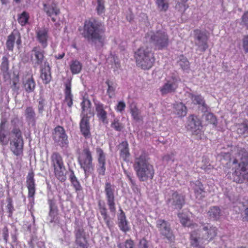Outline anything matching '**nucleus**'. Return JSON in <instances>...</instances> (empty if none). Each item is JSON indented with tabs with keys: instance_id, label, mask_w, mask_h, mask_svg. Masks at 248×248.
I'll return each mask as SVG.
<instances>
[{
	"instance_id": "nucleus-16",
	"label": "nucleus",
	"mask_w": 248,
	"mask_h": 248,
	"mask_svg": "<svg viewBox=\"0 0 248 248\" xmlns=\"http://www.w3.org/2000/svg\"><path fill=\"white\" fill-rule=\"evenodd\" d=\"M179 79L176 77H172L168 80L166 83L161 89V92L162 94H167L173 92L178 87Z\"/></svg>"
},
{
	"instance_id": "nucleus-21",
	"label": "nucleus",
	"mask_w": 248,
	"mask_h": 248,
	"mask_svg": "<svg viewBox=\"0 0 248 248\" xmlns=\"http://www.w3.org/2000/svg\"><path fill=\"white\" fill-rule=\"evenodd\" d=\"M82 112L81 116L91 117L94 115L93 109L91 108V102L86 99H84L81 103Z\"/></svg>"
},
{
	"instance_id": "nucleus-32",
	"label": "nucleus",
	"mask_w": 248,
	"mask_h": 248,
	"mask_svg": "<svg viewBox=\"0 0 248 248\" xmlns=\"http://www.w3.org/2000/svg\"><path fill=\"white\" fill-rule=\"evenodd\" d=\"M55 175L61 181H64L66 179L65 169L63 165L54 167Z\"/></svg>"
},
{
	"instance_id": "nucleus-59",
	"label": "nucleus",
	"mask_w": 248,
	"mask_h": 248,
	"mask_svg": "<svg viewBox=\"0 0 248 248\" xmlns=\"http://www.w3.org/2000/svg\"><path fill=\"white\" fill-rule=\"evenodd\" d=\"M242 23L248 28V12H246L243 16Z\"/></svg>"
},
{
	"instance_id": "nucleus-2",
	"label": "nucleus",
	"mask_w": 248,
	"mask_h": 248,
	"mask_svg": "<svg viewBox=\"0 0 248 248\" xmlns=\"http://www.w3.org/2000/svg\"><path fill=\"white\" fill-rule=\"evenodd\" d=\"M248 153L241 149L233 160V168H235L232 173L233 180L238 183H241L244 179L248 180Z\"/></svg>"
},
{
	"instance_id": "nucleus-15",
	"label": "nucleus",
	"mask_w": 248,
	"mask_h": 248,
	"mask_svg": "<svg viewBox=\"0 0 248 248\" xmlns=\"http://www.w3.org/2000/svg\"><path fill=\"white\" fill-rule=\"evenodd\" d=\"M105 192L109 208L110 211L114 212L116 208L114 203V188L110 183L106 184Z\"/></svg>"
},
{
	"instance_id": "nucleus-58",
	"label": "nucleus",
	"mask_w": 248,
	"mask_h": 248,
	"mask_svg": "<svg viewBox=\"0 0 248 248\" xmlns=\"http://www.w3.org/2000/svg\"><path fill=\"white\" fill-rule=\"evenodd\" d=\"M2 236L5 242L7 243L9 237V233L8 228L6 227L2 230Z\"/></svg>"
},
{
	"instance_id": "nucleus-4",
	"label": "nucleus",
	"mask_w": 248,
	"mask_h": 248,
	"mask_svg": "<svg viewBox=\"0 0 248 248\" xmlns=\"http://www.w3.org/2000/svg\"><path fill=\"white\" fill-rule=\"evenodd\" d=\"M104 30L96 21L86 20L84 23L83 35L94 44L102 45L105 40Z\"/></svg>"
},
{
	"instance_id": "nucleus-6",
	"label": "nucleus",
	"mask_w": 248,
	"mask_h": 248,
	"mask_svg": "<svg viewBox=\"0 0 248 248\" xmlns=\"http://www.w3.org/2000/svg\"><path fill=\"white\" fill-rule=\"evenodd\" d=\"M146 38L147 40L151 41L158 49L167 47L169 44L168 36L163 31H150L147 33Z\"/></svg>"
},
{
	"instance_id": "nucleus-17",
	"label": "nucleus",
	"mask_w": 248,
	"mask_h": 248,
	"mask_svg": "<svg viewBox=\"0 0 248 248\" xmlns=\"http://www.w3.org/2000/svg\"><path fill=\"white\" fill-rule=\"evenodd\" d=\"M201 127V122L197 116L191 115L189 117L187 128L190 129L193 134H199Z\"/></svg>"
},
{
	"instance_id": "nucleus-51",
	"label": "nucleus",
	"mask_w": 248,
	"mask_h": 248,
	"mask_svg": "<svg viewBox=\"0 0 248 248\" xmlns=\"http://www.w3.org/2000/svg\"><path fill=\"white\" fill-rule=\"evenodd\" d=\"M19 82V78L17 76L16 77L13 79L12 80V85L11 88L12 90L14 91H17L19 90V86L18 85V83Z\"/></svg>"
},
{
	"instance_id": "nucleus-47",
	"label": "nucleus",
	"mask_w": 248,
	"mask_h": 248,
	"mask_svg": "<svg viewBox=\"0 0 248 248\" xmlns=\"http://www.w3.org/2000/svg\"><path fill=\"white\" fill-rule=\"evenodd\" d=\"M96 10L98 14L100 15L104 13L105 6L103 0H97V6Z\"/></svg>"
},
{
	"instance_id": "nucleus-37",
	"label": "nucleus",
	"mask_w": 248,
	"mask_h": 248,
	"mask_svg": "<svg viewBox=\"0 0 248 248\" xmlns=\"http://www.w3.org/2000/svg\"><path fill=\"white\" fill-rule=\"evenodd\" d=\"M119 226L121 230L124 232L129 231L127 222L125 219V217L123 212H122L118 217Z\"/></svg>"
},
{
	"instance_id": "nucleus-42",
	"label": "nucleus",
	"mask_w": 248,
	"mask_h": 248,
	"mask_svg": "<svg viewBox=\"0 0 248 248\" xmlns=\"http://www.w3.org/2000/svg\"><path fill=\"white\" fill-rule=\"evenodd\" d=\"M237 132L240 135L248 134V127L246 124L237 125Z\"/></svg>"
},
{
	"instance_id": "nucleus-49",
	"label": "nucleus",
	"mask_w": 248,
	"mask_h": 248,
	"mask_svg": "<svg viewBox=\"0 0 248 248\" xmlns=\"http://www.w3.org/2000/svg\"><path fill=\"white\" fill-rule=\"evenodd\" d=\"M124 173L126 175L127 178H128L129 180L131 182V184L132 185L133 189L135 192L136 193H139V189L137 187V186L135 184L134 181L132 180L131 176V173L127 171L124 170Z\"/></svg>"
},
{
	"instance_id": "nucleus-62",
	"label": "nucleus",
	"mask_w": 248,
	"mask_h": 248,
	"mask_svg": "<svg viewBox=\"0 0 248 248\" xmlns=\"http://www.w3.org/2000/svg\"><path fill=\"white\" fill-rule=\"evenodd\" d=\"M72 185L76 191H80L81 190V186L78 181L76 182L74 181V182L72 183Z\"/></svg>"
},
{
	"instance_id": "nucleus-44",
	"label": "nucleus",
	"mask_w": 248,
	"mask_h": 248,
	"mask_svg": "<svg viewBox=\"0 0 248 248\" xmlns=\"http://www.w3.org/2000/svg\"><path fill=\"white\" fill-rule=\"evenodd\" d=\"M111 126L118 131H121L124 127L122 124L120 123L119 120L117 118L114 119L113 122L111 124Z\"/></svg>"
},
{
	"instance_id": "nucleus-56",
	"label": "nucleus",
	"mask_w": 248,
	"mask_h": 248,
	"mask_svg": "<svg viewBox=\"0 0 248 248\" xmlns=\"http://www.w3.org/2000/svg\"><path fill=\"white\" fill-rule=\"evenodd\" d=\"M191 186L194 189V192H196V189H199V187H200L201 189L203 188V185L202 183L199 181H197L195 183H193L191 184Z\"/></svg>"
},
{
	"instance_id": "nucleus-25",
	"label": "nucleus",
	"mask_w": 248,
	"mask_h": 248,
	"mask_svg": "<svg viewBox=\"0 0 248 248\" xmlns=\"http://www.w3.org/2000/svg\"><path fill=\"white\" fill-rule=\"evenodd\" d=\"M173 112L178 117H184L187 113L186 108L182 103H176L173 105Z\"/></svg>"
},
{
	"instance_id": "nucleus-27",
	"label": "nucleus",
	"mask_w": 248,
	"mask_h": 248,
	"mask_svg": "<svg viewBox=\"0 0 248 248\" xmlns=\"http://www.w3.org/2000/svg\"><path fill=\"white\" fill-rule=\"evenodd\" d=\"M186 95L189 97L192 103L194 104H197L200 106H202L206 109V105L205 104L203 98L201 95L193 94L189 93H187Z\"/></svg>"
},
{
	"instance_id": "nucleus-38",
	"label": "nucleus",
	"mask_w": 248,
	"mask_h": 248,
	"mask_svg": "<svg viewBox=\"0 0 248 248\" xmlns=\"http://www.w3.org/2000/svg\"><path fill=\"white\" fill-rule=\"evenodd\" d=\"M176 4L175 9L181 13H184L188 8V5L186 4L187 0H176Z\"/></svg>"
},
{
	"instance_id": "nucleus-14",
	"label": "nucleus",
	"mask_w": 248,
	"mask_h": 248,
	"mask_svg": "<svg viewBox=\"0 0 248 248\" xmlns=\"http://www.w3.org/2000/svg\"><path fill=\"white\" fill-rule=\"evenodd\" d=\"M95 151L98 161L97 171L99 174L104 175L106 171V154L100 147H97Z\"/></svg>"
},
{
	"instance_id": "nucleus-10",
	"label": "nucleus",
	"mask_w": 248,
	"mask_h": 248,
	"mask_svg": "<svg viewBox=\"0 0 248 248\" xmlns=\"http://www.w3.org/2000/svg\"><path fill=\"white\" fill-rule=\"evenodd\" d=\"M53 139L61 147H67L68 144V137L64 128L60 126L56 127L53 133Z\"/></svg>"
},
{
	"instance_id": "nucleus-9",
	"label": "nucleus",
	"mask_w": 248,
	"mask_h": 248,
	"mask_svg": "<svg viewBox=\"0 0 248 248\" xmlns=\"http://www.w3.org/2000/svg\"><path fill=\"white\" fill-rule=\"evenodd\" d=\"M194 33L195 45L200 50L205 51L208 47L207 41L209 37L207 32L197 30L194 31Z\"/></svg>"
},
{
	"instance_id": "nucleus-53",
	"label": "nucleus",
	"mask_w": 248,
	"mask_h": 248,
	"mask_svg": "<svg viewBox=\"0 0 248 248\" xmlns=\"http://www.w3.org/2000/svg\"><path fill=\"white\" fill-rule=\"evenodd\" d=\"M125 104L124 101H120L116 107V110L118 112H122L125 109Z\"/></svg>"
},
{
	"instance_id": "nucleus-57",
	"label": "nucleus",
	"mask_w": 248,
	"mask_h": 248,
	"mask_svg": "<svg viewBox=\"0 0 248 248\" xmlns=\"http://www.w3.org/2000/svg\"><path fill=\"white\" fill-rule=\"evenodd\" d=\"M243 47L246 53H248V36H246L243 39Z\"/></svg>"
},
{
	"instance_id": "nucleus-48",
	"label": "nucleus",
	"mask_w": 248,
	"mask_h": 248,
	"mask_svg": "<svg viewBox=\"0 0 248 248\" xmlns=\"http://www.w3.org/2000/svg\"><path fill=\"white\" fill-rule=\"evenodd\" d=\"M9 69V62L7 58L4 56L2 58L1 69L3 72H7Z\"/></svg>"
},
{
	"instance_id": "nucleus-54",
	"label": "nucleus",
	"mask_w": 248,
	"mask_h": 248,
	"mask_svg": "<svg viewBox=\"0 0 248 248\" xmlns=\"http://www.w3.org/2000/svg\"><path fill=\"white\" fill-rule=\"evenodd\" d=\"M199 189H196V192H195V195L197 198L199 199H202V197H204L205 192L203 190V188L201 189L200 187H199Z\"/></svg>"
},
{
	"instance_id": "nucleus-39",
	"label": "nucleus",
	"mask_w": 248,
	"mask_h": 248,
	"mask_svg": "<svg viewBox=\"0 0 248 248\" xmlns=\"http://www.w3.org/2000/svg\"><path fill=\"white\" fill-rule=\"evenodd\" d=\"M29 19V15L26 12H23L21 14L18 15L17 21L22 26H25L28 22Z\"/></svg>"
},
{
	"instance_id": "nucleus-30",
	"label": "nucleus",
	"mask_w": 248,
	"mask_h": 248,
	"mask_svg": "<svg viewBox=\"0 0 248 248\" xmlns=\"http://www.w3.org/2000/svg\"><path fill=\"white\" fill-rule=\"evenodd\" d=\"M178 217L181 223L183 226L191 229H195L197 227V224L192 223L186 214H179Z\"/></svg>"
},
{
	"instance_id": "nucleus-60",
	"label": "nucleus",
	"mask_w": 248,
	"mask_h": 248,
	"mask_svg": "<svg viewBox=\"0 0 248 248\" xmlns=\"http://www.w3.org/2000/svg\"><path fill=\"white\" fill-rule=\"evenodd\" d=\"M134 242L131 240H127L124 242V247L125 248H134Z\"/></svg>"
},
{
	"instance_id": "nucleus-52",
	"label": "nucleus",
	"mask_w": 248,
	"mask_h": 248,
	"mask_svg": "<svg viewBox=\"0 0 248 248\" xmlns=\"http://www.w3.org/2000/svg\"><path fill=\"white\" fill-rule=\"evenodd\" d=\"M180 66L183 69H186L189 67V62L186 58H183L179 62Z\"/></svg>"
},
{
	"instance_id": "nucleus-45",
	"label": "nucleus",
	"mask_w": 248,
	"mask_h": 248,
	"mask_svg": "<svg viewBox=\"0 0 248 248\" xmlns=\"http://www.w3.org/2000/svg\"><path fill=\"white\" fill-rule=\"evenodd\" d=\"M25 113L27 119L30 120L34 119L35 113L32 108L28 107L25 110Z\"/></svg>"
},
{
	"instance_id": "nucleus-35",
	"label": "nucleus",
	"mask_w": 248,
	"mask_h": 248,
	"mask_svg": "<svg viewBox=\"0 0 248 248\" xmlns=\"http://www.w3.org/2000/svg\"><path fill=\"white\" fill-rule=\"evenodd\" d=\"M52 165L53 167L63 165L62 158L58 153H54L51 156Z\"/></svg>"
},
{
	"instance_id": "nucleus-64",
	"label": "nucleus",
	"mask_w": 248,
	"mask_h": 248,
	"mask_svg": "<svg viewBox=\"0 0 248 248\" xmlns=\"http://www.w3.org/2000/svg\"><path fill=\"white\" fill-rule=\"evenodd\" d=\"M76 248H88L87 243H84L82 244H77V247Z\"/></svg>"
},
{
	"instance_id": "nucleus-3",
	"label": "nucleus",
	"mask_w": 248,
	"mask_h": 248,
	"mask_svg": "<svg viewBox=\"0 0 248 248\" xmlns=\"http://www.w3.org/2000/svg\"><path fill=\"white\" fill-rule=\"evenodd\" d=\"M133 167L140 181H144L153 178V167L149 163L147 155L144 152H141L135 155Z\"/></svg>"
},
{
	"instance_id": "nucleus-12",
	"label": "nucleus",
	"mask_w": 248,
	"mask_h": 248,
	"mask_svg": "<svg viewBox=\"0 0 248 248\" xmlns=\"http://www.w3.org/2000/svg\"><path fill=\"white\" fill-rule=\"evenodd\" d=\"M48 29L45 28H38L35 31L37 41L41 44L43 48L48 46V41L49 38Z\"/></svg>"
},
{
	"instance_id": "nucleus-43",
	"label": "nucleus",
	"mask_w": 248,
	"mask_h": 248,
	"mask_svg": "<svg viewBox=\"0 0 248 248\" xmlns=\"http://www.w3.org/2000/svg\"><path fill=\"white\" fill-rule=\"evenodd\" d=\"M204 119L209 124L216 125L217 119L215 116L211 113H207L204 115Z\"/></svg>"
},
{
	"instance_id": "nucleus-61",
	"label": "nucleus",
	"mask_w": 248,
	"mask_h": 248,
	"mask_svg": "<svg viewBox=\"0 0 248 248\" xmlns=\"http://www.w3.org/2000/svg\"><path fill=\"white\" fill-rule=\"evenodd\" d=\"M4 131L3 127V124L1 123L0 125V141L3 142L5 138Z\"/></svg>"
},
{
	"instance_id": "nucleus-63",
	"label": "nucleus",
	"mask_w": 248,
	"mask_h": 248,
	"mask_svg": "<svg viewBox=\"0 0 248 248\" xmlns=\"http://www.w3.org/2000/svg\"><path fill=\"white\" fill-rule=\"evenodd\" d=\"M247 205L246 206H247V208H246L245 210V217H244V218L247 220V221H248V200L247 201Z\"/></svg>"
},
{
	"instance_id": "nucleus-55",
	"label": "nucleus",
	"mask_w": 248,
	"mask_h": 248,
	"mask_svg": "<svg viewBox=\"0 0 248 248\" xmlns=\"http://www.w3.org/2000/svg\"><path fill=\"white\" fill-rule=\"evenodd\" d=\"M139 248H148V241L144 238L141 239L139 242Z\"/></svg>"
},
{
	"instance_id": "nucleus-28",
	"label": "nucleus",
	"mask_w": 248,
	"mask_h": 248,
	"mask_svg": "<svg viewBox=\"0 0 248 248\" xmlns=\"http://www.w3.org/2000/svg\"><path fill=\"white\" fill-rule=\"evenodd\" d=\"M121 157L124 161L128 160L130 154L129 152L128 144L126 141H123L119 145Z\"/></svg>"
},
{
	"instance_id": "nucleus-13",
	"label": "nucleus",
	"mask_w": 248,
	"mask_h": 248,
	"mask_svg": "<svg viewBox=\"0 0 248 248\" xmlns=\"http://www.w3.org/2000/svg\"><path fill=\"white\" fill-rule=\"evenodd\" d=\"M31 58L35 67L41 66L45 60L44 51L39 46H35L31 51Z\"/></svg>"
},
{
	"instance_id": "nucleus-1",
	"label": "nucleus",
	"mask_w": 248,
	"mask_h": 248,
	"mask_svg": "<svg viewBox=\"0 0 248 248\" xmlns=\"http://www.w3.org/2000/svg\"><path fill=\"white\" fill-rule=\"evenodd\" d=\"M201 224L204 232L194 231L191 233V245L197 248H204V246L212 240L217 234L216 227L209 224Z\"/></svg>"
},
{
	"instance_id": "nucleus-22",
	"label": "nucleus",
	"mask_w": 248,
	"mask_h": 248,
	"mask_svg": "<svg viewBox=\"0 0 248 248\" xmlns=\"http://www.w3.org/2000/svg\"><path fill=\"white\" fill-rule=\"evenodd\" d=\"M96 115L100 120L103 123L108 124L107 113L105 110L106 107H104L103 104L100 103L95 104Z\"/></svg>"
},
{
	"instance_id": "nucleus-46",
	"label": "nucleus",
	"mask_w": 248,
	"mask_h": 248,
	"mask_svg": "<svg viewBox=\"0 0 248 248\" xmlns=\"http://www.w3.org/2000/svg\"><path fill=\"white\" fill-rule=\"evenodd\" d=\"M131 113L134 120L137 121L140 120V111L136 107L134 106L131 108Z\"/></svg>"
},
{
	"instance_id": "nucleus-18",
	"label": "nucleus",
	"mask_w": 248,
	"mask_h": 248,
	"mask_svg": "<svg viewBox=\"0 0 248 248\" xmlns=\"http://www.w3.org/2000/svg\"><path fill=\"white\" fill-rule=\"evenodd\" d=\"M19 46L21 43V36L20 33L17 31H13L7 38L6 41V47L9 50L12 51L15 43Z\"/></svg>"
},
{
	"instance_id": "nucleus-11",
	"label": "nucleus",
	"mask_w": 248,
	"mask_h": 248,
	"mask_svg": "<svg viewBox=\"0 0 248 248\" xmlns=\"http://www.w3.org/2000/svg\"><path fill=\"white\" fill-rule=\"evenodd\" d=\"M156 226L159 229L161 234L170 241H172L174 236L170 228V225L164 220H158L156 222Z\"/></svg>"
},
{
	"instance_id": "nucleus-33",
	"label": "nucleus",
	"mask_w": 248,
	"mask_h": 248,
	"mask_svg": "<svg viewBox=\"0 0 248 248\" xmlns=\"http://www.w3.org/2000/svg\"><path fill=\"white\" fill-rule=\"evenodd\" d=\"M76 244L87 243L85 232L83 228H78L76 231Z\"/></svg>"
},
{
	"instance_id": "nucleus-29",
	"label": "nucleus",
	"mask_w": 248,
	"mask_h": 248,
	"mask_svg": "<svg viewBox=\"0 0 248 248\" xmlns=\"http://www.w3.org/2000/svg\"><path fill=\"white\" fill-rule=\"evenodd\" d=\"M44 7L45 11L49 16H51L53 15L57 16L60 13L59 8H58L54 3H52L51 5L44 4Z\"/></svg>"
},
{
	"instance_id": "nucleus-5",
	"label": "nucleus",
	"mask_w": 248,
	"mask_h": 248,
	"mask_svg": "<svg viewBox=\"0 0 248 248\" xmlns=\"http://www.w3.org/2000/svg\"><path fill=\"white\" fill-rule=\"evenodd\" d=\"M135 58L137 66L144 70L150 69L155 60L152 48L146 46L137 50L135 53Z\"/></svg>"
},
{
	"instance_id": "nucleus-23",
	"label": "nucleus",
	"mask_w": 248,
	"mask_h": 248,
	"mask_svg": "<svg viewBox=\"0 0 248 248\" xmlns=\"http://www.w3.org/2000/svg\"><path fill=\"white\" fill-rule=\"evenodd\" d=\"M27 186L28 189L29 197L32 198L35 192V183L34 180V174L33 172H29L27 177Z\"/></svg>"
},
{
	"instance_id": "nucleus-40",
	"label": "nucleus",
	"mask_w": 248,
	"mask_h": 248,
	"mask_svg": "<svg viewBox=\"0 0 248 248\" xmlns=\"http://www.w3.org/2000/svg\"><path fill=\"white\" fill-rule=\"evenodd\" d=\"M158 10L160 11H166L169 8L168 0H155Z\"/></svg>"
},
{
	"instance_id": "nucleus-20",
	"label": "nucleus",
	"mask_w": 248,
	"mask_h": 248,
	"mask_svg": "<svg viewBox=\"0 0 248 248\" xmlns=\"http://www.w3.org/2000/svg\"><path fill=\"white\" fill-rule=\"evenodd\" d=\"M81 119L79 124L80 131L85 138H89L91 137L89 124L90 117L81 116Z\"/></svg>"
},
{
	"instance_id": "nucleus-36",
	"label": "nucleus",
	"mask_w": 248,
	"mask_h": 248,
	"mask_svg": "<svg viewBox=\"0 0 248 248\" xmlns=\"http://www.w3.org/2000/svg\"><path fill=\"white\" fill-rule=\"evenodd\" d=\"M208 214L209 217L214 220L219 219L222 215L220 209L217 206L211 207L208 211Z\"/></svg>"
},
{
	"instance_id": "nucleus-7",
	"label": "nucleus",
	"mask_w": 248,
	"mask_h": 248,
	"mask_svg": "<svg viewBox=\"0 0 248 248\" xmlns=\"http://www.w3.org/2000/svg\"><path fill=\"white\" fill-rule=\"evenodd\" d=\"M78 162L84 171L86 178L88 177L93 170V157L89 149H84L78 157Z\"/></svg>"
},
{
	"instance_id": "nucleus-19",
	"label": "nucleus",
	"mask_w": 248,
	"mask_h": 248,
	"mask_svg": "<svg viewBox=\"0 0 248 248\" xmlns=\"http://www.w3.org/2000/svg\"><path fill=\"white\" fill-rule=\"evenodd\" d=\"M184 202V197L177 192L173 193L171 198L168 200V204L176 209L181 208Z\"/></svg>"
},
{
	"instance_id": "nucleus-41",
	"label": "nucleus",
	"mask_w": 248,
	"mask_h": 248,
	"mask_svg": "<svg viewBox=\"0 0 248 248\" xmlns=\"http://www.w3.org/2000/svg\"><path fill=\"white\" fill-rule=\"evenodd\" d=\"M106 83L108 86V93L109 97L112 98L114 95V92L116 87V84L109 81H107Z\"/></svg>"
},
{
	"instance_id": "nucleus-34",
	"label": "nucleus",
	"mask_w": 248,
	"mask_h": 248,
	"mask_svg": "<svg viewBox=\"0 0 248 248\" xmlns=\"http://www.w3.org/2000/svg\"><path fill=\"white\" fill-rule=\"evenodd\" d=\"M24 87L26 92L31 93L33 91L35 87V83L32 78H26L24 81Z\"/></svg>"
},
{
	"instance_id": "nucleus-8",
	"label": "nucleus",
	"mask_w": 248,
	"mask_h": 248,
	"mask_svg": "<svg viewBox=\"0 0 248 248\" xmlns=\"http://www.w3.org/2000/svg\"><path fill=\"white\" fill-rule=\"evenodd\" d=\"M10 149L16 156L23 154V140L21 132L18 129H14L12 132L10 140Z\"/></svg>"
},
{
	"instance_id": "nucleus-24",
	"label": "nucleus",
	"mask_w": 248,
	"mask_h": 248,
	"mask_svg": "<svg viewBox=\"0 0 248 248\" xmlns=\"http://www.w3.org/2000/svg\"><path fill=\"white\" fill-rule=\"evenodd\" d=\"M65 89L64 91L65 103L69 107H71L73 105V95L71 93V83L70 81L65 84Z\"/></svg>"
},
{
	"instance_id": "nucleus-26",
	"label": "nucleus",
	"mask_w": 248,
	"mask_h": 248,
	"mask_svg": "<svg viewBox=\"0 0 248 248\" xmlns=\"http://www.w3.org/2000/svg\"><path fill=\"white\" fill-rule=\"evenodd\" d=\"M41 77L45 84L48 83L51 80L50 68L48 63L45 62L43 68L41 69Z\"/></svg>"
},
{
	"instance_id": "nucleus-50",
	"label": "nucleus",
	"mask_w": 248,
	"mask_h": 248,
	"mask_svg": "<svg viewBox=\"0 0 248 248\" xmlns=\"http://www.w3.org/2000/svg\"><path fill=\"white\" fill-rule=\"evenodd\" d=\"M100 212L101 215L103 216V219L107 225L109 226V217L107 214V210L105 207H101L100 209Z\"/></svg>"
},
{
	"instance_id": "nucleus-31",
	"label": "nucleus",
	"mask_w": 248,
	"mask_h": 248,
	"mask_svg": "<svg viewBox=\"0 0 248 248\" xmlns=\"http://www.w3.org/2000/svg\"><path fill=\"white\" fill-rule=\"evenodd\" d=\"M70 69L73 74L79 73L82 69V64L78 60H72L69 64Z\"/></svg>"
}]
</instances>
